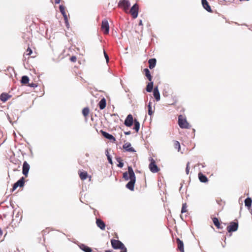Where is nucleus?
<instances>
[{
    "label": "nucleus",
    "instance_id": "f257e3e1",
    "mask_svg": "<svg viewBox=\"0 0 252 252\" xmlns=\"http://www.w3.org/2000/svg\"><path fill=\"white\" fill-rule=\"evenodd\" d=\"M123 178L129 181L126 184V187L131 191L134 190V185L136 182V176L131 166H128L127 171L123 174Z\"/></svg>",
    "mask_w": 252,
    "mask_h": 252
},
{
    "label": "nucleus",
    "instance_id": "f03ea898",
    "mask_svg": "<svg viewBox=\"0 0 252 252\" xmlns=\"http://www.w3.org/2000/svg\"><path fill=\"white\" fill-rule=\"evenodd\" d=\"M178 125L181 128L188 129L189 125L186 118H184L182 115L178 116Z\"/></svg>",
    "mask_w": 252,
    "mask_h": 252
},
{
    "label": "nucleus",
    "instance_id": "7ed1b4c3",
    "mask_svg": "<svg viewBox=\"0 0 252 252\" xmlns=\"http://www.w3.org/2000/svg\"><path fill=\"white\" fill-rule=\"evenodd\" d=\"M139 9V5L137 3L134 4L130 8V12L133 19H136L138 17Z\"/></svg>",
    "mask_w": 252,
    "mask_h": 252
},
{
    "label": "nucleus",
    "instance_id": "20e7f679",
    "mask_svg": "<svg viewBox=\"0 0 252 252\" xmlns=\"http://www.w3.org/2000/svg\"><path fill=\"white\" fill-rule=\"evenodd\" d=\"M118 6L124 11H126L129 9L130 3L129 0H121L119 1Z\"/></svg>",
    "mask_w": 252,
    "mask_h": 252
},
{
    "label": "nucleus",
    "instance_id": "39448f33",
    "mask_svg": "<svg viewBox=\"0 0 252 252\" xmlns=\"http://www.w3.org/2000/svg\"><path fill=\"white\" fill-rule=\"evenodd\" d=\"M238 228V222L237 221H233L230 223V224L227 227V230L228 232H233L236 231Z\"/></svg>",
    "mask_w": 252,
    "mask_h": 252
},
{
    "label": "nucleus",
    "instance_id": "423d86ee",
    "mask_svg": "<svg viewBox=\"0 0 252 252\" xmlns=\"http://www.w3.org/2000/svg\"><path fill=\"white\" fill-rule=\"evenodd\" d=\"M101 30L103 31L104 34H107L109 32V25L108 22L107 20L104 19L102 21L101 23Z\"/></svg>",
    "mask_w": 252,
    "mask_h": 252
},
{
    "label": "nucleus",
    "instance_id": "0eeeda50",
    "mask_svg": "<svg viewBox=\"0 0 252 252\" xmlns=\"http://www.w3.org/2000/svg\"><path fill=\"white\" fill-rule=\"evenodd\" d=\"M151 158V161L149 165V169L152 173H157L159 170V168L156 164L155 160L152 158Z\"/></svg>",
    "mask_w": 252,
    "mask_h": 252
},
{
    "label": "nucleus",
    "instance_id": "6e6552de",
    "mask_svg": "<svg viewBox=\"0 0 252 252\" xmlns=\"http://www.w3.org/2000/svg\"><path fill=\"white\" fill-rule=\"evenodd\" d=\"M112 247L115 250L121 249L124 244L119 240L112 239L111 240Z\"/></svg>",
    "mask_w": 252,
    "mask_h": 252
},
{
    "label": "nucleus",
    "instance_id": "1a4fd4ad",
    "mask_svg": "<svg viewBox=\"0 0 252 252\" xmlns=\"http://www.w3.org/2000/svg\"><path fill=\"white\" fill-rule=\"evenodd\" d=\"M134 121L132 115L128 114L125 120L124 125L127 127H130L132 126Z\"/></svg>",
    "mask_w": 252,
    "mask_h": 252
},
{
    "label": "nucleus",
    "instance_id": "9d476101",
    "mask_svg": "<svg viewBox=\"0 0 252 252\" xmlns=\"http://www.w3.org/2000/svg\"><path fill=\"white\" fill-rule=\"evenodd\" d=\"M30 169V165L27 161H25L23 162L22 166V174L26 177H28L29 172Z\"/></svg>",
    "mask_w": 252,
    "mask_h": 252
},
{
    "label": "nucleus",
    "instance_id": "9b49d317",
    "mask_svg": "<svg viewBox=\"0 0 252 252\" xmlns=\"http://www.w3.org/2000/svg\"><path fill=\"white\" fill-rule=\"evenodd\" d=\"M101 132L104 137L109 140L112 143H114L116 141V138L113 135L108 133L106 131H104L102 130H101Z\"/></svg>",
    "mask_w": 252,
    "mask_h": 252
},
{
    "label": "nucleus",
    "instance_id": "f8f14e48",
    "mask_svg": "<svg viewBox=\"0 0 252 252\" xmlns=\"http://www.w3.org/2000/svg\"><path fill=\"white\" fill-rule=\"evenodd\" d=\"M96 224L101 230H104L106 227L105 223L100 219L96 218Z\"/></svg>",
    "mask_w": 252,
    "mask_h": 252
},
{
    "label": "nucleus",
    "instance_id": "ddd939ff",
    "mask_svg": "<svg viewBox=\"0 0 252 252\" xmlns=\"http://www.w3.org/2000/svg\"><path fill=\"white\" fill-rule=\"evenodd\" d=\"M176 242L177 244V250L180 251L181 252H185L183 241L181 240L179 238H177Z\"/></svg>",
    "mask_w": 252,
    "mask_h": 252
},
{
    "label": "nucleus",
    "instance_id": "4468645a",
    "mask_svg": "<svg viewBox=\"0 0 252 252\" xmlns=\"http://www.w3.org/2000/svg\"><path fill=\"white\" fill-rule=\"evenodd\" d=\"M123 148L127 152L132 153L136 152V151L131 147V144L129 142L124 144L123 146Z\"/></svg>",
    "mask_w": 252,
    "mask_h": 252
},
{
    "label": "nucleus",
    "instance_id": "2eb2a0df",
    "mask_svg": "<svg viewBox=\"0 0 252 252\" xmlns=\"http://www.w3.org/2000/svg\"><path fill=\"white\" fill-rule=\"evenodd\" d=\"M153 95L157 101H158L160 99V95L159 90L158 89V86H156L153 90Z\"/></svg>",
    "mask_w": 252,
    "mask_h": 252
},
{
    "label": "nucleus",
    "instance_id": "dca6fc26",
    "mask_svg": "<svg viewBox=\"0 0 252 252\" xmlns=\"http://www.w3.org/2000/svg\"><path fill=\"white\" fill-rule=\"evenodd\" d=\"M202 5L203 8L208 12H212V10L211 6L207 0H201Z\"/></svg>",
    "mask_w": 252,
    "mask_h": 252
},
{
    "label": "nucleus",
    "instance_id": "f3484780",
    "mask_svg": "<svg viewBox=\"0 0 252 252\" xmlns=\"http://www.w3.org/2000/svg\"><path fill=\"white\" fill-rule=\"evenodd\" d=\"M245 205L246 207H247V208L248 209V210L250 211L251 210V211H252V209L251 208L252 207V199L251 197H248L247 198H246L245 200Z\"/></svg>",
    "mask_w": 252,
    "mask_h": 252
},
{
    "label": "nucleus",
    "instance_id": "a211bd4d",
    "mask_svg": "<svg viewBox=\"0 0 252 252\" xmlns=\"http://www.w3.org/2000/svg\"><path fill=\"white\" fill-rule=\"evenodd\" d=\"M11 97V95H9L8 94L2 93L0 95V100L2 102H5Z\"/></svg>",
    "mask_w": 252,
    "mask_h": 252
},
{
    "label": "nucleus",
    "instance_id": "6ab92c4d",
    "mask_svg": "<svg viewBox=\"0 0 252 252\" xmlns=\"http://www.w3.org/2000/svg\"><path fill=\"white\" fill-rule=\"evenodd\" d=\"M198 179L200 182L205 183L208 182V179L206 175L201 172H199L198 174Z\"/></svg>",
    "mask_w": 252,
    "mask_h": 252
},
{
    "label": "nucleus",
    "instance_id": "aec40b11",
    "mask_svg": "<svg viewBox=\"0 0 252 252\" xmlns=\"http://www.w3.org/2000/svg\"><path fill=\"white\" fill-rule=\"evenodd\" d=\"M149 67L150 69L154 68L157 64V60L156 58H151L148 60Z\"/></svg>",
    "mask_w": 252,
    "mask_h": 252
},
{
    "label": "nucleus",
    "instance_id": "412c9836",
    "mask_svg": "<svg viewBox=\"0 0 252 252\" xmlns=\"http://www.w3.org/2000/svg\"><path fill=\"white\" fill-rule=\"evenodd\" d=\"M79 248L84 252H92V249L84 244H80L79 245Z\"/></svg>",
    "mask_w": 252,
    "mask_h": 252
},
{
    "label": "nucleus",
    "instance_id": "4be33fe9",
    "mask_svg": "<svg viewBox=\"0 0 252 252\" xmlns=\"http://www.w3.org/2000/svg\"><path fill=\"white\" fill-rule=\"evenodd\" d=\"M98 105L100 110H103L106 107V100L104 97H103L100 99L98 104Z\"/></svg>",
    "mask_w": 252,
    "mask_h": 252
},
{
    "label": "nucleus",
    "instance_id": "5701e85b",
    "mask_svg": "<svg viewBox=\"0 0 252 252\" xmlns=\"http://www.w3.org/2000/svg\"><path fill=\"white\" fill-rule=\"evenodd\" d=\"M25 183V179L24 177H21L15 183L16 184V186L20 188L23 187L24 186Z\"/></svg>",
    "mask_w": 252,
    "mask_h": 252
},
{
    "label": "nucleus",
    "instance_id": "b1692460",
    "mask_svg": "<svg viewBox=\"0 0 252 252\" xmlns=\"http://www.w3.org/2000/svg\"><path fill=\"white\" fill-rule=\"evenodd\" d=\"M143 71L145 73V76L147 78L149 81H151L152 80V76L151 74V72L149 69L147 68H144Z\"/></svg>",
    "mask_w": 252,
    "mask_h": 252
},
{
    "label": "nucleus",
    "instance_id": "393cba45",
    "mask_svg": "<svg viewBox=\"0 0 252 252\" xmlns=\"http://www.w3.org/2000/svg\"><path fill=\"white\" fill-rule=\"evenodd\" d=\"M153 87H154V82L153 81H152V80H151L147 85V86L146 88V91L148 93L152 92L153 90H154Z\"/></svg>",
    "mask_w": 252,
    "mask_h": 252
},
{
    "label": "nucleus",
    "instance_id": "a878e982",
    "mask_svg": "<svg viewBox=\"0 0 252 252\" xmlns=\"http://www.w3.org/2000/svg\"><path fill=\"white\" fill-rule=\"evenodd\" d=\"M213 221L214 225L217 227L218 229H222V227L220 226V223L219 219L216 217H214L213 219Z\"/></svg>",
    "mask_w": 252,
    "mask_h": 252
},
{
    "label": "nucleus",
    "instance_id": "bb28decb",
    "mask_svg": "<svg viewBox=\"0 0 252 252\" xmlns=\"http://www.w3.org/2000/svg\"><path fill=\"white\" fill-rule=\"evenodd\" d=\"M133 123H134L133 129H134L136 132H138L140 129V123L138 121V120L137 119H135Z\"/></svg>",
    "mask_w": 252,
    "mask_h": 252
},
{
    "label": "nucleus",
    "instance_id": "cd10ccee",
    "mask_svg": "<svg viewBox=\"0 0 252 252\" xmlns=\"http://www.w3.org/2000/svg\"><path fill=\"white\" fill-rule=\"evenodd\" d=\"M29 80L30 79L28 76L24 75L22 77L20 81L22 84L26 85L29 83Z\"/></svg>",
    "mask_w": 252,
    "mask_h": 252
},
{
    "label": "nucleus",
    "instance_id": "c85d7f7f",
    "mask_svg": "<svg viewBox=\"0 0 252 252\" xmlns=\"http://www.w3.org/2000/svg\"><path fill=\"white\" fill-rule=\"evenodd\" d=\"M116 160L118 162L117 166L120 168H122L124 166V162L121 158L119 157H116Z\"/></svg>",
    "mask_w": 252,
    "mask_h": 252
},
{
    "label": "nucleus",
    "instance_id": "c756f323",
    "mask_svg": "<svg viewBox=\"0 0 252 252\" xmlns=\"http://www.w3.org/2000/svg\"><path fill=\"white\" fill-rule=\"evenodd\" d=\"M88 176V174L86 171L81 172L79 174V177L82 180H86Z\"/></svg>",
    "mask_w": 252,
    "mask_h": 252
},
{
    "label": "nucleus",
    "instance_id": "7c9ffc66",
    "mask_svg": "<svg viewBox=\"0 0 252 252\" xmlns=\"http://www.w3.org/2000/svg\"><path fill=\"white\" fill-rule=\"evenodd\" d=\"M105 155L107 157L108 162L110 164H113L112 158L111 156L109 153L108 149L105 150Z\"/></svg>",
    "mask_w": 252,
    "mask_h": 252
},
{
    "label": "nucleus",
    "instance_id": "2f4dec72",
    "mask_svg": "<svg viewBox=\"0 0 252 252\" xmlns=\"http://www.w3.org/2000/svg\"><path fill=\"white\" fill-rule=\"evenodd\" d=\"M147 107H148V114L150 116H152L153 114V113H154V111L152 110V102L151 101H150L148 103Z\"/></svg>",
    "mask_w": 252,
    "mask_h": 252
},
{
    "label": "nucleus",
    "instance_id": "473e14b6",
    "mask_svg": "<svg viewBox=\"0 0 252 252\" xmlns=\"http://www.w3.org/2000/svg\"><path fill=\"white\" fill-rule=\"evenodd\" d=\"M82 114L84 116H87L89 113V109L88 107H85L82 110Z\"/></svg>",
    "mask_w": 252,
    "mask_h": 252
},
{
    "label": "nucleus",
    "instance_id": "72a5a7b5",
    "mask_svg": "<svg viewBox=\"0 0 252 252\" xmlns=\"http://www.w3.org/2000/svg\"><path fill=\"white\" fill-rule=\"evenodd\" d=\"M59 9L62 15L64 14H66L65 11V7L63 5H59Z\"/></svg>",
    "mask_w": 252,
    "mask_h": 252
},
{
    "label": "nucleus",
    "instance_id": "f704fd0d",
    "mask_svg": "<svg viewBox=\"0 0 252 252\" xmlns=\"http://www.w3.org/2000/svg\"><path fill=\"white\" fill-rule=\"evenodd\" d=\"M187 204L186 203H183L182 205V209H181V213L182 214L186 213L187 211Z\"/></svg>",
    "mask_w": 252,
    "mask_h": 252
},
{
    "label": "nucleus",
    "instance_id": "c9c22d12",
    "mask_svg": "<svg viewBox=\"0 0 252 252\" xmlns=\"http://www.w3.org/2000/svg\"><path fill=\"white\" fill-rule=\"evenodd\" d=\"M175 147L176 149H178V151H179L181 149L180 144L178 141H175Z\"/></svg>",
    "mask_w": 252,
    "mask_h": 252
},
{
    "label": "nucleus",
    "instance_id": "e433bc0d",
    "mask_svg": "<svg viewBox=\"0 0 252 252\" xmlns=\"http://www.w3.org/2000/svg\"><path fill=\"white\" fill-rule=\"evenodd\" d=\"M103 53H104V56L106 59V62L108 63L109 62V56L104 50H103Z\"/></svg>",
    "mask_w": 252,
    "mask_h": 252
},
{
    "label": "nucleus",
    "instance_id": "4c0bfd02",
    "mask_svg": "<svg viewBox=\"0 0 252 252\" xmlns=\"http://www.w3.org/2000/svg\"><path fill=\"white\" fill-rule=\"evenodd\" d=\"M121 250L120 252H127V249L125 246V245H123L122 247H121V249H120Z\"/></svg>",
    "mask_w": 252,
    "mask_h": 252
},
{
    "label": "nucleus",
    "instance_id": "58836bf2",
    "mask_svg": "<svg viewBox=\"0 0 252 252\" xmlns=\"http://www.w3.org/2000/svg\"><path fill=\"white\" fill-rule=\"evenodd\" d=\"M28 86L31 87V88H35L37 87V85L36 83H34L33 82L30 83L28 84Z\"/></svg>",
    "mask_w": 252,
    "mask_h": 252
},
{
    "label": "nucleus",
    "instance_id": "ea45409f",
    "mask_svg": "<svg viewBox=\"0 0 252 252\" xmlns=\"http://www.w3.org/2000/svg\"><path fill=\"white\" fill-rule=\"evenodd\" d=\"M189 162H188L187 163V164L186 168V173L187 174H188L189 173Z\"/></svg>",
    "mask_w": 252,
    "mask_h": 252
},
{
    "label": "nucleus",
    "instance_id": "a19ab883",
    "mask_svg": "<svg viewBox=\"0 0 252 252\" xmlns=\"http://www.w3.org/2000/svg\"><path fill=\"white\" fill-rule=\"evenodd\" d=\"M18 188V186H16V184L14 183L13 185L12 188L11 189L10 191L12 192L14 191L17 188Z\"/></svg>",
    "mask_w": 252,
    "mask_h": 252
},
{
    "label": "nucleus",
    "instance_id": "79ce46f5",
    "mask_svg": "<svg viewBox=\"0 0 252 252\" xmlns=\"http://www.w3.org/2000/svg\"><path fill=\"white\" fill-rule=\"evenodd\" d=\"M70 60L72 62H75L77 60V58L76 57V56H72L70 57Z\"/></svg>",
    "mask_w": 252,
    "mask_h": 252
},
{
    "label": "nucleus",
    "instance_id": "37998d69",
    "mask_svg": "<svg viewBox=\"0 0 252 252\" xmlns=\"http://www.w3.org/2000/svg\"><path fill=\"white\" fill-rule=\"evenodd\" d=\"M27 52H28L27 55H31V54H32V50H31V48H28V49H27Z\"/></svg>",
    "mask_w": 252,
    "mask_h": 252
},
{
    "label": "nucleus",
    "instance_id": "c03bdc74",
    "mask_svg": "<svg viewBox=\"0 0 252 252\" xmlns=\"http://www.w3.org/2000/svg\"><path fill=\"white\" fill-rule=\"evenodd\" d=\"M62 15H63V17L64 22L68 21V18H67V16L66 14H64Z\"/></svg>",
    "mask_w": 252,
    "mask_h": 252
},
{
    "label": "nucleus",
    "instance_id": "a18cd8bd",
    "mask_svg": "<svg viewBox=\"0 0 252 252\" xmlns=\"http://www.w3.org/2000/svg\"><path fill=\"white\" fill-rule=\"evenodd\" d=\"M66 27L68 29L69 28V24L68 21L64 22Z\"/></svg>",
    "mask_w": 252,
    "mask_h": 252
},
{
    "label": "nucleus",
    "instance_id": "49530a36",
    "mask_svg": "<svg viewBox=\"0 0 252 252\" xmlns=\"http://www.w3.org/2000/svg\"><path fill=\"white\" fill-rule=\"evenodd\" d=\"M125 135H129L131 134L130 131L124 132Z\"/></svg>",
    "mask_w": 252,
    "mask_h": 252
},
{
    "label": "nucleus",
    "instance_id": "de8ad7c7",
    "mask_svg": "<svg viewBox=\"0 0 252 252\" xmlns=\"http://www.w3.org/2000/svg\"><path fill=\"white\" fill-rule=\"evenodd\" d=\"M61 2V0H55V4H59Z\"/></svg>",
    "mask_w": 252,
    "mask_h": 252
},
{
    "label": "nucleus",
    "instance_id": "09e8293b",
    "mask_svg": "<svg viewBox=\"0 0 252 252\" xmlns=\"http://www.w3.org/2000/svg\"><path fill=\"white\" fill-rule=\"evenodd\" d=\"M142 25H143V24H142V20H139V26H141Z\"/></svg>",
    "mask_w": 252,
    "mask_h": 252
},
{
    "label": "nucleus",
    "instance_id": "8fccbe9b",
    "mask_svg": "<svg viewBox=\"0 0 252 252\" xmlns=\"http://www.w3.org/2000/svg\"><path fill=\"white\" fill-rule=\"evenodd\" d=\"M3 232L2 229L0 228V236L2 235Z\"/></svg>",
    "mask_w": 252,
    "mask_h": 252
},
{
    "label": "nucleus",
    "instance_id": "3c124183",
    "mask_svg": "<svg viewBox=\"0 0 252 252\" xmlns=\"http://www.w3.org/2000/svg\"><path fill=\"white\" fill-rule=\"evenodd\" d=\"M166 93H166V92H163V95L164 96H167V94H166Z\"/></svg>",
    "mask_w": 252,
    "mask_h": 252
},
{
    "label": "nucleus",
    "instance_id": "603ef678",
    "mask_svg": "<svg viewBox=\"0 0 252 252\" xmlns=\"http://www.w3.org/2000/svg\"><path fill=\"white\" fill-rule=\"evenodd\" d=\"M183 184H181V187L180 188L179 190L180 191L181 190V189L182 188Z\"/></svg>",
    "mask_w": 252,
    "mask_h": 252
},
{
    "label": "nucleus",
    "instance_id": "864d4df0",
    "mask_svg": "<svg viewBox=\"0 0 252 252\" xmlns=\"http://www.w3.org/2000/svg\"><path fill=\"white\" fill-rule=\"evenodd\" d=\"M200 165H201L202 167H205V165L203 164H200Z\"/></svg>",
    "mask_w": 252,
    "mask_h": 252
},
{
    "label": "nucleus",
    "instance_id": "5fc2aeb1",
    "mask_svg": "<svg viewBox=\"0 0 252 252\" xmlns=\"http://www.w3.org/2000/svg\"><path fill=\"white\" fill-rule=\"evenodd\" d=\"M15 217H19V213H18L16 214Z\"/></svg>",
    "mask_w": 252,
    "mask_h": 252
},
{
    "label": "nucleus",
    "instance_id": "6e6d98bb",
    "mask_svg": "<svg viewBox=\"0 0 252 252\" xmlns=\"http://www.w3.org/2000/svg\"><path fill=\"white\" fill-rule=\"evenodd\" d=\"M222 246L223 248H224L225 247L224 244H222Z\"/></svg>",
    "mask_w": 252,
    "mask_h": 252
},
{
    "label": "nucleus",
    "instance_id": "4d7b16f0",
    "mask_svg": "<svg viewBox=\"0 0 252 252\" xmlns=\"http://www.w3.org/2000/svg\"><path fill=\"white\" fill-rule=\"evenodd\" d=\"M2 203H3V202H1V203H0V205H1V204H2Z\"/></svg>",
    "mask_w": 252,
    "mask_h": 252
},
{
    "label": "nucleus",
    "instance_id": "13d9d810",
    "mask_svg": "<svg viewBox=\"0 0 252 252\" xmlns=\"http://www.w3.org/2000/svg\"><path fill=\"white\" fill-rule=\"evenodd\" d=\"M13 170H14V171H16L17 170H16V169H14Z\"/></svg>",
    "mask_w": 252,
    "mask_h": 252
}]
</instances>
